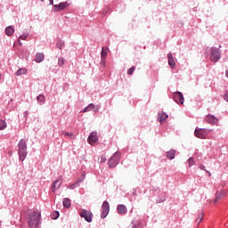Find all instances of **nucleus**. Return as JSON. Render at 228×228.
<instances>
[{"mask_svg": "<svg viewBox=\"0 0 228 228\" xmlns=\"http://www.w3.org/2000/svg\"><path fill=\"white\" fill-rule=\"evenodd\" d=\"M41 216V212L38 211H34L32 212L31 215L28 216V224L29 228H38V223H39V218Z\"/></svg>", "mask_w": 228, "mask_h": 228, "instance_id": "1", "label": "nucleus"}, {"mask_svg": "<svg viewBox=\"0 0 228 228\" xmlns=\"http://www.w3.org/2000/svg\"><path fill=\"white\" fill-rule=\"evenodd\" d=\"M27 142L24 139L20 140L19 143V156L20 161H23L27 158Z\"/></svg>", "mask_w": 228, "mask_h": 228, "instance_id": "2", "label": "nucleus"}, {"mask_svg": "<svg viewBox=\"0 0 228 228\" xmlns=\"http://www.w3.org/2000/svg\"><path fill=\"white\" fill-rule=\"evenodd\" d=\"M120 159H121V153L115 152L108 161L109 167L115 168L119 164Z\"/></svg>", "mask_w": 228, "mask_h": 228, "instance_id": "3", "label": "nucleus"}, {"mask_svg": "<svg viewBox=\"0 0 228 228\" xmlns=\"http://www.w3.org/2000/svg\"><path fill=\"white\" fill-rule=\"evenodd\" d=\"M211 56H210V60L213 62H217L220 58H221V52L220 50H218V48H211Z\"/></svg>", "mask_w": 228, "mask_h": 228, "instance_id": "4", "label": "nucleus"}, {"mask_svg": "<svg viewBox=\"0 0 228 228\" xmlns=\"http://www.w3.org/2000/svg\"><path fill=\"white\" fill-rule=\"evenodd\" d=\"M110 204L108 201H104L102 205V214H101V218H106V216L110 213Z\"/></svg>", "mask_w": 228, "mask_h": 228, "instance_id": "5", "label": "nucleus"}, {"mask_svg": "<svg viewBox=\"0 0 228 228\" xmlns=\"http://www.w3.org/2000/svg\"><path fill=\"white\" fill-rule=\"evenodd\" d=\"M173 97H174V101L177 104L183 105L184 103V97H183V94L181 92L174 93Z\"/></svg>", "mask_w": 228, "mask_h": 228, "instance_id": "6", "label": "nucleus"}, {"mask_svg": "<svg viewBox=\"0 0 228 228\" xmlns=\"http://www.w3.org/2000/svg\"><path fill=\"white\" fill-rule=\"evenodd\" d=\"M101 109V106L99 105H94V103H89V105L87 107H86L83 110L84 113L89 112L92 110H94V112H98Z\"/></svg>", "mask_w": 228, "mask_h": 228, "instance_id": "7", "label": "nucleus"}, {"mask_svg": "<svg viewBox=\"0 0 228 228\" xmlns=\"http://www.w3.org/2000/svg\"><path fill=\"white\" fill-rule=\"evenodd\" d=\"M99 140V137L97 135L96 132H93L89 134L88 142L91 145H94L95 142H97Z\"/></svg>", "mask_w": 228, "mask_h": 228, "instance_id": "8", "label": "nucleus"}, {"mask_svg": "<svg viewBox=\"0 0 228 228\" xmlns=\"http://www.w3.org/2000/svg\"><path fill=\"white\" fill-rule=\"evenodd\" d=\"M194 134H195L196 137H198L200 139H205L208 133L204 129H196L195 132H194Z\"/></svg>", "mask_w": 228, "mask_h": 228, "instance_id": "9", "label": "nucleus"}, {"mask_svg": "<svg viewBox=\"0 0 228 228\" xmlns=\"http://www.w3.org/2000/svg\"><path fill=\"white\" fill-rule=\"evenodd\" d=\"M92 216H93V214L90 211H87V210H83L80 213V216L84 217L89 223L92 222Z\"/></svg>", "mask_w": 228, "mask_h": 228, "instance_id": "10", "label": "nucleus"}, {"mask_svg": "<svg viewBox=\"0 0 228 228\" xmlns=\"http://www.w3.org/2000/svg\"><path fill=\"white\" fill-rule=\"evenodd\" d=\"M108 50L109 48H102V52H101V63L102 64H105V61H106V57L108 56Z\"/></svg>", "mask_w": 228, "mask_h": 228, "instance_id": "11", "label": "nucleus"}, {"mask_svg": "<svg viewBox=\"0 0 228 228\" xmlns=\"http://www.w3.org/2000/svg\"><path fill=\"white\" fill-rule=\"evenodd\" d=\"M167 62L171 69L175 68V61L174 60L173 53H167Z\"/></svg>", "mask_w": 228, "mask_h": 228, "instance_id": "12", "label": "nucleus"}, {"mask_svg": "<svg viewBox=\"0 0 228 228\" xmlns=\"http://www.w3.org/2000/svg\"><path fill=\"white\" fill-rule=\"evenodd\" d=\"M206 121L208 124L215 125V124H216L218 122V119L214 115H207Z\"/></svg>", "mask_w": 228, "mask_h": 228, "instance_id": "13", "label": "nucleus"}, {"mask_svg": "<svg viewBox=\"0 0 228 228\" xmlns=\"http://www.w3.org/2000/svg\"><path fill=\"white\" fill-rule=\"evenodd\" d=\"M226 196L225 191H217L216 193V200L214 203L218 202L221 199H224Z\"/></svg>", "mask_w": 228, "mask_h": 228, "instance_id": "14", "label": "nucleus"}, {"mask_svg": "<svg viewBox=\"0 0 228 228\" xmlns=\"http://www.w3.org/2000/svg\"><path fill=\"white\" fill-rule=\"evenodd\" d=\"M117 211L119 215H126L127 213V208L125 205H118L117 207Z\"/></svg>", "mask_w": 228, "mask_h": 228, "instance_id": "15", "label": "nucleus"}, {"mask_svg": "<svg viewBox=\"0 0 228 228\" xmlns=\"http://www.w3.org/2000/svg\"><path fill=\"white\" fill-rule=\"evenodd\" d=\"M67 6H68V4L66 2L53 5V7H55V9H54L55 12H60V11L65 9Z\"/></svg>", "mask_w": 228, "mask_h": 228, "instance_id": "16", "label": "nucleus"}, {"mask_svg": "<svg viewBox=\"0 0 228 228\" xmlns=\"http://www.w3.org/2000/svg\"><path fill=\"white\" fill-rule=\"evenodd\" d=\"M175 153H176L175 150H170V151H167L166 156H167V158H168V159H175Z\"/></svg>", "mask_w": 228, "mask_h": 228, "instance_id": "17", "label": "nucleus"}, {"mask_svg": "<svg viewBox=\"0 0 228 228\" xmlns=\"http://www.w3.org/2000/svg\"><path fill=\"white\" fill-rule=\"evenodd\" d=\"M15 28L12 26H8L5 28V34L8 37H12L14 34Z\"/></svg>", "mask_w": 228, "mask_h": 228, "instance_id": "18", "label": "nucleus"}, {"mask_svg": "<svg viewBox=\"0 0 228 228\" xmlns=\"http://www.w3.org/2000/svg\"><path fill=\"white\" fill-rule=\"evenodd\" d=\"M159 120L160 123H164L168 118V115L165 112H160L159 114Z\"/></svg>", "mask_w": 228, "mask_h": 228, "instance_id": "19", "label": "nucleus"}, {"mask_svg": "<svg viewBox=\"0 0 228 228\" xmlns=\"http://www.w3.org/2000/svg\"><path fill=\"white\" fill-rule=\"evenodd\" d=\"M45 60V53H37L36 54L35 61L37 63L42 62Z\"/></svg>", "mask_w": 228, "mask_h": 228, "instance_id": "20", "label": "nucleus"}, {"mask_svg": "<svg viewBox=\"0 0 228 228\" xmlns=\"http://www.w3.org/2000/svg\"><path fill=\"white\" fill-rule=\"evenodd\" d=\"M81 182H82V180H77L76 183L69 184L68 188L70 189V190H74V189H76L77 187L79 186V183Z\"/></svg>", "mask_w": 228, "mask_h": 228, "instance_id": "21", "label": "nucleus"}, {"mask_svg": "<svg viewBox=\"0 0 228 228\" xmlns=\"http://www.w3.org/2000/svg\"><path fill=\"white\" fill-rule=\"evenodd\" d=\"M62 204H63L64 208H69L70 206H71L70 200L67 199V198L64 199L63 201H62Z\"/></svg>", "mask_w": 228, "mask_h": 228, "instance_id": "22", "label": "nucleus"}, {"mask_svg": "<svg viewBox=\"0 0 228 228\" xmlns=\"http://www.w3.org/2000/svg\"><path fill=\"white\" fill-rule=\"evenodd\" d=\"M37 101L38 102H41V103H45V96L44 94H39L37 97Z\"/></svg>", "mask_w": 228, "mask_h": 228, "instance_id": "23", "label": "nucleus"}, {"mask_svg": "<svg viewBox=\"0 0 228 228\" xmlns=\"http://www.w3.org/2000/svg\"><path fill=\"white\" fill-rule=\"evenodd\" d=\"M59 183H60V179H57V180L53 181V183L52 184V191L53 193L56 192V185H58Z\"/></svg>", "mask_w": 228, "mask_h": 228, "instance_id": "24", "label": "nucleus"}, {"mask_svg": "<svg viewBox=\"0 0 228 228\" xmlns=\"http://www.w3.org/2000/svg\"><path fill=\"white\" fill-rule=\"evenodd\" d=\"M27 69H20L17 72H16V75L17 76H20V75H25L27 74Z\"/></svg>", "mask_w": 228, "mask_h": 228, "instance_id": "25", "label": "nucleus"}, {"mask_svg": "<svg viewBox=\"0 0 228 228\" xmlns=\"http://www.w3.org/2000/svg\"><path fill=\"white\" fill-rule=\"evenodd\" d=\"M195 165V159H193V158H190L189 159H188V167H193Z\"/></svg>", "mask_w": 228, "mask_h": 228, "instance_id": "26", "label": "nucleus"}, {"mask_svg": "<svg viewBox=\"0 0 228 228\" xmlns=\"http://www.w3.org/2000/svg\"><path fill=\"white\" fill-rule=\"evenodd\" d=\"M7 126L5 121H3V119H0V130L5 129Z\"/></svg>", "mask_w": 228, "mask_h": 228, "instance_id": "27", "label": "nucleus"}, {"mask_svg": "<svg viewBox=\"0 0 228 228\" xmlns=\"http://www.w3.org/2000/svg\"><path fill=\"white\" fill-rule=\"evenodd\" d=\"M105 161H107V159L104 156H102L101 158L98 159V163L100 164L105 163Z\"/></svg>", "mask_w": 228, "mask_h": 228, "instance_id": "28", "label": "nucleus"}, {"mask_svg": "<svg viewBox=\"0 0 228 228\" xmlns=\"http://www.w3.org/2000/svg\"><path fill=\"white\" fill-rule=\"evenodd\" d=\"M63 134L65 136L70 137L71 139H75V136L73 134L68 133V132H64Z\"/></svg>", "mask_w": 228, "mask_h": 228, "instance_id": "29", "label": "nucleus"}, {"mask_svg": "<svg viewBox=\"0 0 228 228\" xmlns=\"http://www.w3.org/2000/svg\"><path fill=\"white\" fill-rule=\"evenodd\" d=\"M58 217H60V212H55L52 216L53 219H58Z\"/></svg>", "mask_w": 228, "mask_h": 228, "instance_id": "30", "label": "nucleus"}, {"mask_svg": "<svg viewBox=\"0 0 228 228\" xmlns=\"http://www.w3.org/2000/svg\"><path fill=\"white\" fill-rule=\"evenodd\" d=\"M202 220H203V213H200V214L198 216V218H197L196 221H199V224H200V222H202Z\"/></svg>", "mask_w": 228, "mask_h": 228, "instance_id": "31", "label": "nucleus"}, {"mask_svg": "<svg viewBox=\"0 0 228 228\" xmlns=\"http://www.w3.org/2000/svg\"><path fill=\"white\" fill-rule=\"evenodd\" d=\"M58 64L60 66H62L64 64V59L63 58H60L59 61H58Z\"/></svg>", "mask_w": 228, "mask_h": 228, "instance_id": "32", "label": "nucleus"}, {"mask_svg": "<svg viewBox=\"0 0 228 228\" xmlns=\"http://www.w3.org/2000/svg\"><path fill=\"white\" fill-rule=\"evenodd\" d=\"M134 67L130 68V69L127 70V74H128V75H132L133 72H134Z\"/></svg>", "mask_w": 228, "mask_h": 228, "instance_id": "33", "label": "nucleus"}, {"mask_svg": "<svg viewBox=\"0 0 228 228\" xmlns=\"http://www.w3.org/2000/svg\"><path fill=\"white\" fill-rule=\"evenodd\" d=\"M224 99L228 102V89L225 92V94L224 95Z\"/></svg>", "mask_w": 228, "mask_h": 228, "instance_id": "34", "label": "nucleus"}, {"mask_svg": "<svg viewBox=\"0 0 228 228\" xmlns=\"http://www.w3.org/2000/svg\"><path fill=\"white\" fill-rule=\"evenodd\" d=\"M27 37H28V35H21V36L20 37V39H21V40H26Z\"/></svg>", "mask_w": 228, "mask_h": 228, "instance_id": "35", "label": "nucleus"}, {"mask_svg": "<svg viewBox=\"0 0 228 228\" xmlns=\"http://www.w3.org/2000/svg\"><path fill=\"white\" fill-rule=\"evenodd\" d=\"M62 184V180L60 182V183L57 185V188L60 189V187H61Z\"/></svg>", "mask_w": 228, "mask_h": 228, "instance_id": "36", "label": "nucleus"}, {"mask_svg": "<svg viewBox=\"0 0 228 228\" xmlns=\"http://www.w3.org/2000/svg\"><path fill=\"white\" fill-rule=\"evenodd\" d=\"M50 4H54V0H49Z\"/></svg>", "mask_w": 228, "mask_h": 228, "instance_id": "37", "label": "nucleus"}, {"mask_svg": "<svg viewBox=\"0 0 228 228\" xmlns=\"http://www.w3.org/2000/svg\"><path fill=\"white\" fill-rule=\"evenodd\" d=\"M200 168L201 170H204V171H205V167H204V166H200Z\"/></svg>", "mask_w": 228, "mask_h": 228, "instance_id": "38", "label": "nucleus"}, {"mask_svg": "<svg viewBox=\"0 0 228 228\" xmlns=\"http://www.w3.org/2000/svg\"><path fill=\"white\" fill-rule=\"evenodd\" d=\"M133 228H140L138 224H134Z\"/></svg>", "mask_w": 228, "mask_h": 228, "instance_id": "39", "label": "nucleus"}, {"mask_svg": "<svg viewBox=\"0 0 228 228\" xmlns=\"http://www.w3.org/2000/svg\"><path fill=\"white\" fill-rule=\"evenodd\" d=\"M225 76L228 77V69L225 72Z\"/></svg>", "mask_w": 228, "mask_h": 228, "instance_id": "40", "label": "nucleus"}, {"mask_svg": "<svg viewBox=\"0 0 228 228\" xmlns=\"http://www.w3.org/2000/svg\"><path fill=\"white\" fill-rule=\"evenodd\" d=\"M208 175H209V177L211 176V173H209L208 171Z\"/></svg>", "mask_w": 228, "mask_h": 228, "instance_id": "41", "label": "nucleus"}, {"mask_svg": "<svg viewBox=\"0 0 228 228\" xmlns=\"http://www.w3.org/2000/svg\"><path fill=\"white\" fill-rule=\"evenodd\" d=\"M59 49H61V46H59Z\"/></svg>", "mask_w": 228, "mask_h": 228, "instance_id": "42", "label": "nucleus"}, {"mask_svg": "<svg viewBox=\"0 0 228 228\" xmlns=\"http://www.w3.org/2000/svg\"><path fill=\"white\" fill-rule=\"evenodd\" d=\"M40 1L44 2L45 0H40Z\"/></svg>", "mask_w": 228, "mask_h": 228, "instance_id": "43", "label": "nucleus"}, {"mask_svg": "<svg viewBox=\"0 0 228 228\" xmlns=\"http://www.w3.org/2000/svg\"><path fill=\"white\" fill-rule=\"evenodd\" d=\"M0 79H1V74H0Z\"/></svg>", "mask_w": 228, "mask_h": 228, "instance_id": "44", "label": "nucleus"}]
</instances>
